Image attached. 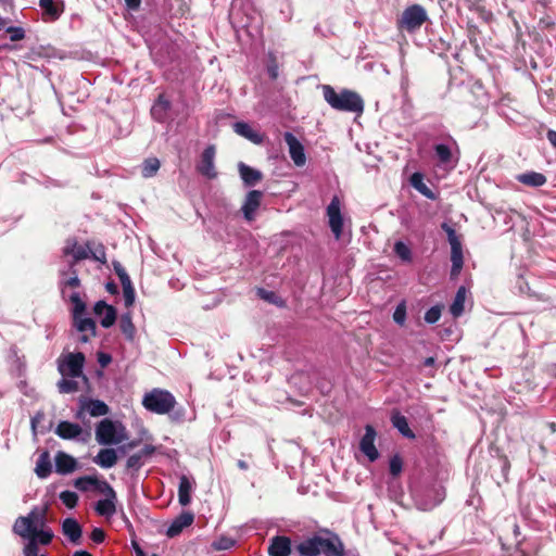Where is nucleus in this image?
Returning <instances> with one entry per match:
<instances>
[{
    "instance_id": "nucleus-2",
    "label": "nucleus",
    "mask_w": 556,
    "mask_h": 556,
    "mask_svg": "<svg viewBox=\"0 0 556 556\" xmlns=\"http://www.w3.org/2000/svg\"><path fill=\"white\" fill-rule=\"evenodd\" d=\"M48 506H36L27 516L18 517L13 525V532L21 538H30L31 532L47 526Z\"/></svg>"
},
{
    "instance_id": "nucleus-21",
    "label": "nucleus",
    "mask_w": 556,
    "mask_h": 556,
    "mask_svg": "<svg viewBox=\"0 0 556 556\" xmlns=\"http://www.w3.org/2000/svg\"><path fill=\"white\" fill-rule=\"evenodd\" d=\"M233 130L239 136L250 140L255 144H261L263 142V136L255 131L248 123L237 122L233 124Z\"/></svg>"
},
{
    "instance_id": "nucleus-36",
    "label": "nucleus",
    "mask_w": 556,
    "mask_h": 556,
    "mask_svg": "<svg viewBox=\"0 0 556 556\" xmlns=\"http://www.w3.org/2000/svg\"><path fill=\"white\" fill-rule=\"evenodd\" d=\"M161 166L159 159L149 157L141 165V174L144 178H151L156 175Z\"/></svg>"
},
{
    "instance_id": "nucleus-26",
    "label": "nucleus",
    "mask_w": 556,
    "mask_h": 556,
    "mask_svg": "<svg viewBox=\"0 0 556 556\" xmlns=\"http://www.w3.org/2000/svg\"><path fill=\"white\" fill-rule=\"evenodd\" d=\"M93 462L102 468H112L117 462V454L113 448H102Z\"/></svg>"
},
{
    "instance_id": "nucleus-52",
    "label": "nucleus",
    "mask_w": 556,
    "mask_h": 556,
    "mask_svg": "<svg viewBox=\"0 0 556 556\" xmlns=\"http://www.w3.org/2000/svg\"><path fill=\"white\" fill-rule=\"evenodd\" d=\"M141 458H142V454H139V453L129 456L127 459V467L131 468V469L140 468L142 465Z\"/></svg>"
},
{
    "instance_id": "nucleus-45",
    "label": "nucleus",
    "mask_w": 556,
    "mask_h": 556,
    "mask_svg": "<svg viewBox=\"0 0 556 556\" xmlns=\"http://www.w3.org/2000/svg\"><path fill=\"white\" fill-rule=\"evenodd\" d=\"M389 468H390V473L393 477H397L402 472V469H403L402 458L399 455H394L390 459Z\"/></svg>"
},
{
    "instance_id": "nucleus-50",
    "label": "nucleus",
    "mask_w": 556,
    "mask_h": 556,
    "mask_svg": "<svg viewBox=\"0 0 556 556\" xmlns=\"http://www.w3.org/2000/svg\"><path fill=\"white\" fill-rule=\"evenodd\" d=\"M98 491L104 493L109 497H116L114 489L106 481H99L94 484Z\"/></svg>"
},
{
    "instance_id": "nucleus-27",
    "label": "nucleus",
    "mask_w": 556,
    "mask_h": 556,
    "mask_svg": "<svg viewBox=\"0 0 556 556\" xmlns=\"http://www.w3.org/2000/svg\"><path fill=\"white\" fill-rule=\"evenodd\" d=\"M193 489V482L187 477L181 476L179 479L178 486V501L182 506H187L191 501V491Z\"/></svg>"
},
{
    "instance_id": "nucleus-29",
    "label": "nucleus",
    "mask_w": 556,
    "mask_h": 556,
    "mask_svg": "<svg viewBox=\"0 0 556 556\" xmlns=\"http://www.w3.org/2000/svg\"><path fill=\"white\" fill-rule=\"evenodd\" d=\"M116 497H109L99 500L96 504V511L103 517H112L116 513Z\"/></svg>"
},
{
    "instance_id": "nucleus-35",
    "label": "nucleus",
    "mask_w": 556,
    "mask_h": 556,
    "mask_svg": "<svg viewBox=\"0 0 556 556\" xmlns=\"http://www.w3.org/2000/svg\"><path fill=\"white\" fill-rule=\"evenodd\" d=\"M410 184L417 191H419L422 195L427 197L428 199L434 198L432 191L424 182V176L420 173H414L412 175Z\"/></svg>"
},
{
    "instance_id": "nucleus-48",
    "label": "nucleus",
    "mask_w": 556,
    "mask_h": 556,
    "mask_svg": "<svg viewBox=\"0 0 556 556\" xmlns=\"http://www.w3.org/2000/svg\"><path fill=\"white\" fill-rule=\"evenodd\" d=\"M442 229L447 235V239H448V243H450L451 248L462 245L460 240L456 235V231L452 227H450L447 224H443Z\"/></svg>"
},
{
    "instance_id": "nucleus-44",
    "label": "nucleus",
    "mask_w": 556,
    "mask_h": 556,
    "mask_svg": "<svg viewBox=\"0 0 556 556\" xmlns=\"http://www.w3.org/2000/svg\"><path fill=\"white\" fill-rule=\"evenodd\" d=\"M98 483V479L96 477H80L75 481V486L80 491H87L89 486Z\"/></svg>"
},
{
    "instance_id": "nucleus-18",
    "label": "nucleus",
    "mask_w": 556,
    "mask_h": 556,
    "mask_svg": "<svg viewBox=\"0 0 556 556\" xmlns=\"http://www.w3.org/2000/svg\"><path fill=\"white\" fill-rule=\"evenodd\" d=\"M55 433L64 440H73L80 437L83 428L78 424L61 421L55 429Z\"/></svg>"
},
{
    "instance_id": "nucleus-1",
    "label": "nucleus",
    "mask_w": 556,
    "mask_h": 556,
    "mask_svg": "<svg viewBox=\"0 0 556 556\" xmlns=\"http://www.w3.org/2000/svg\"><path fill=\"white\" fill-rule=\"evenodd\" d=\"M325 101L336 111L362 114L364 112V100L355 91L342 89L339 92L330 85L321 86Z\"/></svg>"
},
{
    "instance_id": "nucleus-40",
    "label": "nucleus",
    "mask_w": 556,
    "mask_h": 556,
    "mask_svg": "<svg viewBox=\"0 0 556 556\" xmlns=\"http://www.w3.org/2000/svg\"><path fill=\"white\" fill-rule=\"evenodd\" d=\"M394 252L395 254L404 262H410L412 261V251L408 245H406L402 241H397L394 244Z\"/></svg>"
},
{
    "instance_id": "nucleus-56",
    "label": "nucleus",
    "mask_w": 556,
    "mask_h": 556,
    "mask_svg": "<svg viewBox=\"0 0 556 556\" xmlns=\"http://www.w3.org/2000/svg\"><path fill=\"white\" fill-rule=\"evenodd\" d=\"M257 294L261 299L267 302H275L276 294L271 291H267L265 289H258Z\"/></svg>"
},
{
    "instance_id": "nucleus-34",
    "label": "nucleus",
    "mask_w": 556,
    "mask_h": 556,
    "mask_svg": "<svg viewBox=\"0 0 556 556\" xmlns=\"http://www.w3.org/2000/svg\"><path fill=\"white\" fill-rule=\"evenodd\" d=\"M74 325L80 333L96 336V323L91 318H84L81 316L74 317Z\"/></svg>"
},
{
    "instance_id": "nucleus-11",
    "label": "nucleus",
    "mask_w": 556,
    "mask_h": 556,
    "mask_svg": "<svg viewBox=\"0 0 556 556\" xmlns=\"http://www.w3.org/2000/svg\"><path fill=\"white\" fill-rule=\"evenodd\" d=\"M262 198L263 192L260 190H251L247 193L241 211L248 222L254 220L255 213L261 205Z\"/></svg>"
},
{
    "instance_id": "nucleus-20",
    "label": "nucleus",
    "mask_w": 556,
    "mask_h": 556,
    "mask_svg": "<svg viewBox=\"0 0 556 556\" xmlns=\"http://www.w3.org/2000/svg\"><path fill=\"white\" fill-rule=\"evenodd\" d=\"M240 177L247 187H253L263 178V174L253 167L239 163L238 165Z\"/></svg>"
},
{
    "instance_id": "nucleus-14",
    "label": "nucleus",
    "mask_w": 556,
    "mask_h": 556,
    "mask_svg": "<svg viewBox=\"0 0 556 556\" xmlns=\"http://www.w3.org/2000/svg\"><path fill=\"white\" fill-rule=\"evenodd\" d=\"M291 553V540L283 535L274 536L268 546L270 556H289Z\"/></svg>"
},
{
    "instance_id": "nucleus-53",
    "label": "nucleus",
    "mask_w": 556,
    "mask_h": 556,
    "mask_svg": "<svg viewBox=\"0 0 556 556\" xmlns=\"http://www.w3.org/2000/svg\"><path fill=\"white\" fill-rule=\"evenodd\" d=\"M123 292H124V300H125V305L126 306H131L135 302V290L131 287L128 288H123Z\"/></svg>"
},
{
    "instance_id": "nucleus-13",
    "label": "nucleus",
    "mask_w": 556,
    "mask_h": 556,
    "mask_svg": "<svg viewBox=\"0 0 556 556\" xmlns=\"http://www.w3.org/2000/svg\"><path fill=\"white\" fill-rule=\"evenodd\" d=\"M93 312L96 315L101 317L102 327L109 328L115 323L116 311L112 305H108L105 302L99 301L96 303Z\"/></svg>"
},
{
    "instance_id": "nucleus-19",
    "label": "nucleus",
    "mask_w": 556,
    "mask_h": 556,
    "mask_svg": "<svg viewBox=\"0 0 556 556\" xmlns=\"http://www.w3.org/2000/svg\"><path fill=\"white\" fill-rule=\"evenodd\" d=\"M321 536L315 535L298 545V551L302 556H318L321 554Z\"/></svg>"
},
{
    "instance_id": "nucleus-24",
    "label": "nucleus",
    "mask_w": 556,
    "mask_h": 556,
    "mask_svg": "<svg viewBox=\"0 0 556 556\" xmlns=\"http://www.w3.org/2000/svg\"><path fill=\"white\" fill-rule=\"evenodd\" d=\"M321 554L325 556H344L343 545L338 538L321 539Z\"/></svg>"
},
{
    "instance_id": "nucleus-55",
    "label": "nucleus",
    "mask_w": 556,
    "mask_h": 556,
    "mask_svg": "<svg viewBox=\"0 0 556 556\" xmlns=\"http://www.w3.org/2000/svg\"><path fill=\"white\" fill-rule=\"evenodd\" d=\"M105 539L104 531L100 528H94L91 532V540L94 543H102Z\"/></svg>"
},
{
    "instance_id": "nucleus-28",
    "label": "nucleus",
    "mask_w": 556,
    "mask_h": 556,
    "mask_svg": "<svg viewBox=\"0 0 556 556\" xmlns=\"http://www.w3.org/2000/svg\"><path fill=\"white\" fill-rule=\"evenodd\" d=\"M51 460L47 451L42 452L37 459L35 472L38 478L46 479L51 473Z\"/></svg>"
},
{
    "instance_id": "nucleus-61",
    "label": "nucleus",
    "mask_w": 556,
    "mask_h": 556,
    "mask_svg": "<svg viewBox=\"0 0 556 556\" xmlns=\"http://www.w3.org/2000/svg\"><path fill=\"white\" fill-rule=\"evenodd\" d=\"M119 281H121L123 288H128L129 289V287L132 286L130 277L128 276V274H125L124 276L121 275Z\"/></svg>"
},
{
    "instance_id": "nucleus-25",
    "label": "nucleus",
    "mask_w": 556,
    "mask_h": 556,
    "mask_svg": "<svg viewBox=\"0 0 556 556\" xmlns=\"http://www.w3.org/2000/svg\"><path fill=\"white\" fill-rule=\"evenodd\" d=\"M517 181L529 187H541L546 184V177L538 172H526L517 175Z\"/></svg>"
},
{
    "instance_id": "nucleus-43",
    "label": "nucleus",
    "mask_w": 556,
    "mask_h": 556,
    "mask_svg": "<svg viewBox=\"0 0 556 556\" xmlns=\"http://www.w3.org/2000/svg\"><path fill=\"white\" fill-rule=\"evenodd\" d=\"M71 302L74 304V317L81 316L85 312L86 305L80 299L79 293L75 292L71 295Z\"/></svg>"
},
{
    "instance_id": "nucleus-10",
    "label": "nucleus",
    "mask_w": 556,
    "mask_h": 556,
    "mask_svg": "<svg viewBox=\"0 0 556 556\" xmlns=\"http://www.w3.org/2000/svg\"><path fill=\"white\" fill-rule=\"evenodd\" d=\"M376 430L372 426L365 427V434L359 442L361 451L368 457L370 462H375L379 457V453L375 446Z\"/></svg>"
},
{
    "instance_id": "nucleus-16",
    "label": "nucleus",
    "mask_w": 556,
    "mask_h": 556,
    "mask_svg": "<svg viewBox=\"0 0 556 556\" xmlns=\"http://www.w3.org/2000/svg\"><path fill=\"white\" fill-rule=\"evenodd\" d=\"M194 516L192 513L185 511L180 514L167 528L166 534L169 538L178 535L185 528L192 525Z\"/></svg>"
},
{
    "instance_id": "nucleus-15",
    "label": "nucleus",
    "mask_w": 556,
    "mask_h": 556,
    "mask_svg": "<svg viewBox=\"0 0 556 556\" xmlns=\"http://www.w3.org/2000/svg\"><path fill=\"white\" fill-rule=\"evenodd\" d=\"M54 462H55V470L58 473H61V475L71 473V472L75 471V469L77 467L76 459L73 456L66 454L65 452H58L54 457Z\"/></svg>"
},
{
    "instance_id": "nucleus-37",
    "label": "nucleus",
    "mask_w": 556,
    "mask_h": 556,
    "mask_svg": "<svg viewBox=\"0 0 556 556\" xmlns=\"http://www.w3.org/2000/svg\"><path fill=\"white\" fill-rule=\"evenodd\" d=\"M64 254L72 255L75 261L85 260L88 256L86 249L76 242H67Z\"/></svg>"
},
{
    "instance_id": "nucleus-41",
    "label": "nucleus",
    "mask_w": 556,
    "mask_h": 556,
    "mask_svg": "<svg viewBox=\"0 0 556 556\" xmlns=\"http://www.w3.org/2000/svg\"><path fill=\"white\" fill-rule=\"evenodd\" d=\"M60 500L66 507L74 508L78 502V496L73 491H63L60 493Z\"/></svg>"
},
{
    "instance_id": "nucleus-64",
    "label": "nucleus",
    "mask_w": 556,
    "mask_h": 556,
    "mask_svg": "<svg viewBox=\"0 0 556 556\" xmlns=\"http://www.w3.org/2000/svg\"><path fill=\"white\" fill-rule=\"evenodd\" d=\"M113 265L115 274L118 276V278L121 277V275L124 276L125 274H127L126 269L118 262H115Z\"/></svg>"
},
{
    "instance_id": "nucleus-54",
    "label": "nucleus",
    "mask_w": 556,
    "mask_h": 556,
    "mask_svg": "<svg viewBox=\"0 0 556 556\" xmlns=\"http://www.w3.org/2000/svg\"><path fill=\"white\" fill-rule=\"evenodd\" d=\"M45 419V414L42 412H38L36 413L33 417H31V420H30V424H31V430H33V433L36 435L37 434V427L38 425L43 421Z\"/></svg>"
},
{
    "instance_id": "nucleus-22",
    "label": "nucleus",
    "mask_w": 556,
    "mask_h": 556,
    "mask_svg": "<svg viewBox=\"0 0 556 556\" xmlns=\"http://www.w3.org/2000/svg\"><path fill=\"white\" fill-rule=\"evenodd\" d=\"M62 531L73 543H78L81 538V527L74 518H66L63 521Z\"/></svg>"
},
{
    "instance_id": "nucleus-51",
    "label": "nucleus",
    "mask_w": 556,
    "mask_h": 556,
    "mask_svg": "<svg viewBox=\"0 0 556 556\" xmlns=\"http://www.w3.org/2000/svg\"><path fill=\"white\" fill-rule=\"evenodd\" d=\"M7 33L10 34V39L12 41H20L25 37V31L22 27L10 26L7 28Z\"/></svg>"
},
{
    "instance_id": "nucleus-39",
    "label": "nucleus",
    "mask_w": 556,
    "mask_h": 556,
    "mask_svg": "<svg viewBox=\"0 0 556 556\" xmlns=\"http://www.w3.org/2000/svg\"><path fill=\"white\" fill-rule=\"evenodd\" d=\"M119 326H121V329H122L123 333L128 339L131 340L134 338L135 327H134V324L131 321L130 315H128V314L123 315L122 318H121V321H119Z\"/></svg>"
},
{
    "instance_id": "nucleus-31",
    "label": "nucleus",
    "mask_w": 556,
    "mask_h": 556,
    "mask_svg": "<svg viewBox=\"0 0 556 556\" xmlns=\"http://www.w3.org/2000/svg\"><path fill=\"white\" fill-rule=\"evenodd\" d=\"M451 262H452L451 276L453 278H455L460 274L463 265H464V256H463L462 245L451 248Z\"/></svg>"
},
{
    "instance_id": "nucleus-4",
    "label": "nucleus",
    "mask_w": 556,
    "mask_h": 556,
    "mask_svg": "<svg viewBox=\"0 0 556 556\" xmlns=\"http://www.w3.org/2000/svg\"><path fill=\"white\" fill-rule=\"evenodd\" d=\"M142 405L146 409L155 414H167L176 405L174 395L162 389H153L143 396Z\"/></svg>"
},
{
    "instance_id": "nucleus-42",
    "label": "nucleus",
    "mask_w": 556,
    "mask_h": 556,
    "mask_svg": "<svg viewBox=\"0 0 556 556\" xmlns=\"http://www.w3.org/2000/svg\"><path fill=\"white\" fill-rule=\"evenodd\" d=\"M58 388L61 393H72L78 390V383L75 380L63 378L59 381Z\"/></svg>"
},
{
    "instance_id": "nucleus-49",
    "label": "nucleus",
    "mask_w": 556,
    "mask_h": 556,
    "mask_svg": "<svg viewBox=\"0 0 556 556\" xmlns=\"http://www.w3.org/2000/svg\"><path fill=\"white\" fill-rule=\"evenodd\" d=\"M441 317V309L438 306L429 308L425 314V320L428 324L437 323Z\"/></svg>"
},
{
    "instance_id": "nucleus-46",
    "label": "nucleus",
    "mask_w": 556,
    "mask_h": 556,
    "mask_svg": "<svg viewBox=\"0 0 556 556\" xmlns=\"http://www.w3.org/2000/svg\"><path fill=\"white\" fill-rule=\"evenodd\" d=\"M393 320L399 325H404L406 320V305L405 303H400L394 313H393Z\"/></svg>"
},
{
    "instance_id": "nucleus-63",
    "label": "nucleus",
    "mask_w": 556,
    "mask_h": 556,
    "mask_svg": "<svg viewBox=\"0 0 556 556\" xmlns=\"http://www.w3.org/2000/svg\"><path fill=\"white\" fill-rule=\"evenodd\" d=\"M547 140L551 142V144L556 148V131L549 129L546 134Z\"/></svg>"
},
{
    "instance_id": "nucleus-59",
    "label": "nucleus",
    "mask_w": 556,
    "mask_h": 556,
    "mask_svg": "<svg viewBox=\"0 0 556 556\" xmlns=\"http://www.w3.org/2000/svg\"><path fill=\"white\" fill-rule=\"evenodd\" d=\"M267 71L271 79H276L278 77V65L276 63L269 64Z\"/></svg>"
},
{
    "instance_id": "nucleus-60",
    "label": "nucleus",
    "mask_w": 556,
    "mask_h": 556,
    "mask_svg": "<svg viewBox=\"0 0 556 556\" xmlns=\"http://www.w3.org/2000/svg\"><path fill=\"white\" fill-rule=\"evenodd\" d=\"M155 452V447L153 445H146L139 454H142V457L151 456Z\"/></svg>"
},
{
    "instance_id": "nucleus-30",
    "label": "nucleus",
    "mask_w": 556,
    "mask_h": 556,
    "mask_svg": "<svg viewBox=\"0 0 556 556\" xmlns=\"http://www.w3.org/2000/svg\"><path fill=\"white\" fill-rule=\"evenodd\" d=\"M466 296H467L466 288L463 286L459 287L456 292V295L454 298V301L450 307V312L453 317H455V318L459 317L464 313Z\"/></svg>"
},
{
    "instance_id": "nucleus-32",
    "label": "nucleus",
    "mask_w": 556,
    "mask_h": 556,
    "mask_svg": "<svg viewBox=\"0 0 556 556\" xmlns=\"http://www.w3.org/2000/svg\"><path fill=\"white\" fill-rule=\"evenodd\" d=\"M39 5L51 20H56L63 12V3H56L54 0H39Z\"/></svg>"
},
{
    "instance_id": "nucleus-58",
    "label": "nucleus",
    "mask_w": 556,
    "mask_h": 556,
    "mask_svg": "<svg viewBox=\"0 0 556 556\" xmlns=\"http://www.w3.org/2000/svg\"><path fill=\"white\" fill-rule=\"evenodd\" d=\"M93 257L94 260L101 262V263H105L106 262V258H105V252H104V249L102 247H100L99 249H97L94 252H93Z\"/></svg>"
},
{
    "instance_id": "nucleus-17",
    "label": "nucleus",
    "mask_w": 556,
    "mask_h": 556,
    "mask_svg": "<svg viewBox=\"0 0 556 556\" xmlns=\"http://www.w3.org/2000/svg\"><path fill=\"white\" fill-rule=\"evenodd\" d=\"M83 410H87L92 417H99L109 413V406L100 400H89L83 403L81 409L76 414L77 418H81Z\"/></svg>"
},
{
    "instance_id": "nucleus-23",
    "label": "nucleus",
    "mask_w": 556,
    "mask_h": 556,
    "mask_svg": "<svg viewBox=\"0 0 556 556\" xmlns=\"http://www.w3.org/2000/svg\"><path fill=\"white\" fill-rule=\"evenodd\" d=\"M170 109V102L161 94L151 108V115L157 122H164Z\"/></svg>"
},
{
    "instance_id": "nucleus-5",
    "label": "nucleus",
    "mask_w": 556,
    "mask_h": 556,
    "mask_svg": "<svg viewBox=\"0 0 556 556\" xmlns=\"http://www.w3.org/2000/svg\"><path fill=\"white\" fill-rule=\"evenodd\" d=\"M427 20L426 10L419 4H413L406 8L399 21V26L413 33L419 29Z\"/></svg>"
},
{
    "instance_id": "nucleus-38",
    "label": "nucleus",
    "mask_w": 556,
    "mask_h": 556,
    "mask_svg": "<svg viewBox=\"0 0 556 556\" xmlns=\"http://www.w3.org/2000/svg\"><path fill=\"white\" fill-rule=\"evenodd\" d=\"M435 155L442 164H447L452 160L451 148L446 144L440 143L434 147Z\"/></svg>"
},
{
    "instance_id": "nucleus-9",
    "label": "nucleus",
    "mask_w": 556,
    "mask_h": 556,
    "mask_svg": "<svg viewBox=\"0 0 556 556\" xmlns=\"http://www.w3.org/2000/svg\"><path fill=\"white\" fill-rule=\"evenodd\" d=\"M215 147L208 146L201 155V161L197 166L198 172L205 176L208 179H214L217 177V172L215 168Z\"/></svg>"
},
{
    "instance_id": "nucleus-8",
    "label": "nucleus",
    "mask_w": 556,
    "mask_h": 556,
    "mask_svg": "<svg viewBox=\"0 0 556 556\" xmlns=\"http://www.w3.org/2000/svg\"><path fill=\"white\" fill-rule=\"evenodd\" d=\"M327 217L334 238L339 240L342 236L344 220L341 213V203L338 197H333L327 206Z\"/></svg>"
},
{
    "instance_id": "nucleus-3",
    "label": "nucleus",
    "mask_w": 556,
    "mask_h": 556,
    "mask_svg": "<svg viewBox=\"0 0 556 556\" xmlns=\"http://www.w3.org/2000/svg\"><path fill=\"white\" fill-rule=\"evenodd\" d=\"M128 439L122 422L102 419L96 428V440L101 445H116Z\"/></svg>"
},
{
    "instance_id": "nucleus-7",
    "label": "nucleus",
    "mask_w": 556,
    "mask_h": 556,
    "mask_svg": "<svg viewBox=\"0 0 556 556\" xmlns=\"http://www.w3.org/2000/svg\"><path fill=\"white\" fill-rule=\"evenodd\" d=\"M85 364V356L83 353H70L64 357V361L59 365V371L63 376L78 378L83 376V367Z\"/></svg>"
},
{
    "instance_id": "nucleus-12",
    "label": "nucleus",
    "mask_w": 556,
    "mask_h": 556,
    "mask_svg": "<svg viewBox=\"0 0 556 556\" xmlns=\"http://www.w3.org/2000/svg\"><path fill=\"white\" fill-rule=\"evenodd\" d=\"M285 141L289 148V154L296 166H303L306 162L302 143L291 132L285 134Z\"/></svg>"
},
{
    "instance_id": "nucleus-62",
    "label": "nucleus",
    "mask_w": 556,
    "mask_h": 556,
    "mask_svg": "<svg viewBox=\"0 0 556 556\" xmlns=\"http://www.w3.org/2000/svg\"><path fill=\"white\" fill-rule=\"evenodd\" d=\"M65 285L71 287V288H77L79 287V279L78 277L75 275L71 278H68L66 281H65Z\"/></svg>"
},
{
    "instance_id": "nucleus-33",
    "label": "nucleus",
    "mask_w": 556,
    "mask_h": 556,
    "mask_svg": "<svg viewBox=\"0 0 556 556\" xmlns=\"http://www.w3.org/2000/svg\"><path fill=\"white\" fill-rule=\"evenodd\" d=\"M391 421L394 428H396L404 437L413 439L415 438L414 432L409 429L407 419L405 416L396 413L391 417Z\"/></svg>"
},
{
    "instance_id": "nucleus-47",
    "label": "nucleus",
    "mask_w": 556,
    "mask_h": 556,
    "mask_svg": "<svg viewBox=\"0 0 556 556\" xmlns=\"http://www.w3.org/2000/svg\"><path fill=\"white\" fill-rule=\"evenodd\" d=\"M235 545V540L222 536L213 543V547L217 551H226Z\"/></svg>"
},
{
    "instance_id": "nucleus-6",
    "label": "nucleus",
    "mask_w": 556,
    "mask_h": 556,
    "mask_svg": "<svg viewBox=\"0 0 556 556\" xmlns=\"http://www.w3.org/2000/svg\"><path fill=\"white\" fill-rule=\"evenodd\" d=\"M26 539L28 540V542L24 546L23 555L37 556V554L39 553L38 544H50L53 539V532L48 526H46L43 528L35 530L34 532H31L30 538Z\"/></svg>"
},
{
    "instance_id": "nucleus-57",
    "label": "nucleus",
    "mask_w": 556,
    "mask_h": 556,
    "mask_svg": "<svg viewBox=\"0 0 556 556\" xmlns=\"http://www.w3.org/2000/svg\"><path fill=\"white\" fill-rule=\"evenodd\" d=\"M112 361L111 355L100 352L98 353V362L101 365V367H106Z\"/></svg>"
}]
</instances>
